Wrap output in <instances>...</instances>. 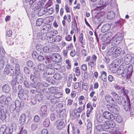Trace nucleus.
I'll return each mask as SVG.
<instances>
[{
  "mask_svg": "<svg viewBox=\"0 0 134 134\" xmlns=\"http://www.w3.org/2000/svg\"><path fill=\"white\" fill-rule=\"evenodd\" d=\"M47 81L49 83L53 84L54 83V81L52 77H48L46 79Z\"/></svg>",
  "mask_w": 134,
  "mask_h": 134,
  "instance_id": "47",
  "label": "nucleus"
},
{
  "mask_svg": "<svg viewBox=\"0 0 134 134\" xmlns=\"http://www.w3.org/2000/svg\"><path fill=\"white\" fill-rule=\"evenodd\" d=\"M5 62L2 59L0 60V68L3 69L4 65Z\"/></svg>",
  "mask_w": 134,
  "mask_h": 134,
  "instance_id": "57",
  "label": "nucleus"
},
{
  "mask_svg": "<svg viewBox=\"0 0 134 134\" xmlns=\"http://www.w3.org/2000/svg\"><path fill=\"white\" fill-rule=\"evenodd\" d=\"M114 62L115 63V67H116V66H118L120 64L121 61L120 60L116 59L114 61Z\"/></svg>",
  "mask_w": 134,
  "mask_h": 134,
  "instance_id": "54",
  "label": "nucleus"
},
{
  "mask_svg": "<svg viewBox=\"0 0 134 134\" xmlns=\"http://www.w3.org/2000/svg\"><path fill=\"white\" fill-rule=\"evenodd\" d=\"M51 28V26L50 24H46L42 27V29L46 32L50 30Z\"/></svg>",
  "mask_w": 134,
  "mask_h": 134,
  "instance_id": "25",
  "label": "nucleus"
},
{
  "mask_svg": "<svg viewBox=\"0 0 134 134\" xmlns=\"http://www.w3.org/2000/svg\"><path fill=\"white\" fill-rule=\"evenodd\" d=\"M55 42H58L61 41L62 39V37L58 35L55 37Z\"/></svg>",
  "mask_w": 134,
  "mask_h": 134,
  "instance_id": "60",
  "label": "nucleus"
},
{
  "mask_svg": "<svg viewBox=\"0 0 134 134\" xmlns=\"http://www.w3.org/2000/svg\"><path fill=\"white\" fill-rule=\"evenodd\" d=\"M5 103L4 102V100L2 98V96L1 97V100H0V108L1 109H3L4 107L5 106Z\"/></svg>",
  "mask_w": 134,
  "mask_h": 134,
  "instance_id": "38",
  "label": "nucleus"
},
{
  "mask_svg": "<svg viewBox=\"0 0 134 134\" xmlns=\"http://www.w3.org/2000/svg\"><path fill=\"white\" fill-rule=\"evenodd\" d=\"M51 33L52 36H54L58 34V32L57 30L53 29L51 30Z\"/></svg>",
  "mask_w": 134,
  "mask_h": 134,
  "instance_id": "50",
  "label": "nucleus"
},
{
  "mask_svg": "<svg viewBox=\"0 0 134 134\" xmlns=\"http://www.w3.org/2000/svg\"><path fill=\"white\" fill-rule=\"evenodd\" d=\"M76 114H77V112H74L70 114V117L72 119H75L76 117Z\"/></svg>",
  "mask_w": 134,
  "mask_h": 134,
  "instance_id": "49",
  "label": "nucleus"
},
{
  "mask_svg": "<svg viewBox=\"0 0 134 134\" xmlns=\"http://www.w3.org/2000/svg\"><path fill=\"white\" fill-rule=\"evenodd\" d=\"M2 90L3 92L5 93L9 92L10 90V88L9 85L5 84L3 85L2 87Z\"/></svg>",
  "mask_w": 134,
  "mask_h": 134,
  "instance_id": "26",
  "label": "nucleus"
},
{
  "mask_svg": "<svg viewBox=\"0 0 134 134\" xmlns=\"http://www.w3.org/2000/svg\"><path fill=\"white\" fill-rule=\"evenodd\" d=\"M62 94L60 92L55 93L54 95V97L57 98H59L62 97Z\"/></svg>",
  "mask_w": 134,
  "mask_h": 134,
  "instance_id": "46",
  "label": "nucleus"
},
{
  "mask_svg": "<svg viewBox=\"0 0 134 134\" xmlns=\"http://www.w3.org/2000/svg\"><path fill=\"white\" fill-rule=\"evenodd\" d=\"M132 57L130 54L126 55L125 58L124 62L126 64H128L132 59Z\"/></svg>",
  "mask_w": 134,
  "mask_h": 134,
  "instance_id": "17",
  "label": "nucleus"
},
{
  "mask_svg": "<svg viewBox=\"0 0 134 134\" xmlns=\"http://www.w3.org/2000/svg\"><path fill=\"white\" fill-rule=\"evenodd\" d=\"M111 28L110 25L108 24H107L104 25L101 28V32L105 33L108 31Z\"/></svg>",
  "mask_w": 134,
  "mask_h": 134,
  "instance_id": "13",
  "label": "nucleus"
},
{
  "mask_svg": "<svg viewBox=\"0 0 134 134\" xmlns=\"http://www.w3.org/2000/svg\"><path fill=\"white\" fill-rule=\"evenodd\" d=\"M106 108L107 109L114 114L117 115L119 114V111L117 109L110 104H107Z\"/></svg>",
  "mask_w": 134,
  "mask_h": 134,
  "instance_id": "5",
  "label": "nucleus"
},
{
  "mask_svg": "<svg viewBox=\"0 0 134 134\" xmlns=\"http://www.w3.org/2000/svg\"><path fill=\"white\" fill-rule=\"evenodd\" d=\"M27 66L29 67H31L33 65V62L30 60H29L27 62Z\"/></svg>",
  "mask_w": 134,
  "mask_h": 134,
  "instance_id": "61",
  "label": "nucleus"
},
{
  "mask_svg": "<svg viewBox=\"0 0 134 134\" xmlns=\"http://www.w3.org/2000/svg\"><path fill=\"white\" fill-rule=\"evenodd\" d=\"M52 60L54 62H60L62 60L61 56L59 54L54 53L50 56Z\"/></svg>",
  "mask_w": 134,
  "mask_h": 134,
  "instance_id": "4",
  "label": "nucleus"
},
{
  "mask_svg": "<svg viewBox=\"0 0 134 134\" xmlns=\"http://www.w3.org/2000/svg\"><path fill=\"white\" fill-rule=\"evenodd\" d=\"M13 128L12 127H7L5 125H3L0 128V134H12Z\"/></svg>",
  "mask_w": 134,
  "mask_h": 134,
  "instance_id": "2",
  "label": "nucleus"
},
{
  "mask_svg": "<svg viewBox=\"0 0 134 134\" xmlns=\"http://www.w3.org/2000/svg\"><path fill=\"white\" fill-rule=\"evenodd\" d=\"M2 98L4 100L6 105H8L10 103L12 100L11 97L10 96L6 97L5 96H2Z\"/></svg>",
  "mask_w": 134,
  "mask_h": 134,
  "instance_id": "15",
  "label": "nucleus"
},
{
  "mask_svg": "<svg viewBox=\"0 0 134 134\" xmlns=\"http://www.w3.org/2000/svg\"><path fill=\"white\" fill-rule=\"evenodd\" d=\"M83 34L82 33L81 34L79 35V41L82 45H84L85 44V43L84 42L83 40Z\"/></svg>",
  "mask_w": 134,
  "mask_h": 134,
  "instance_id": "35",
  "label": "nucleus"
},
{
  "mask_svg": "<svg viewBox=\"0 0 134 134\" xmlns=\"http://www.w3.org/2000/svg\"><path fill=\"white\" fill-rule=\"evenodd\" d=\"M16 74V77H15V79H17L19 78L22 77L23 76L22 74L20 72V71L15 72Z\"/></svg>",
  "mask_w": 134,
  "mask_h": 134,
  "instance_id": "51",
  "label": "nucleus"
},
{
  "mask_svg": "<svg viewBox=\"0 0 134 134\" xmlns=\"http://www.w3.org/2000/svg\"><path fill=\"white\" fill-rule=\"evenodd\" d=\"M6 117L5 113L3 109L0 110V119L2 121L4 120Z\"/></svg>",
  "mask_w": 134,
  "mask_h": 134,
  "instance_id": "21",
  "label": "nucleus"
},
{
  "mask_svg": "<svg viewBox=\"0 0 134 134\" xmlns=\"http://www.w3.org/2000/svg\"><path fill=\"white\" fill-rule=\"evenodd\" d=\"M18 90L19 91V93L24 92V90L21 85H19L18 86Z\"/></svg>",
  "mask_w": 134,
  "mask_h": 134,
  "instance_id": "59",
  "label": "nucleus"
},
{
  "mask_svg": "<svg viewBox=\"0 0 134 134\" xmlns=\"http://www.w3.org/2000/svg\"><path fill=\"white\" fill-rule=\"evenodd\" d=\"M54 78L57 80H60L62 78V76L59 73H55L53 76Z\"/></svg>",
  "mask_w": 134,
  "mask_h": 134,
  "instance_id": "33",
  "label": "nucleus"
},
{
  "mask_svg": "<svg viewBox=\"0 0 134 134\" xmlns=\"http://www.w3.org/2000/svg\"><path fill=\"white\" fill-rule=\"evenodd\" d=\"M104 118L107 119L113 120L115 118L114 115L108 111H105L103 114Z\"/></svg>",
  "mask_w": 134,
  "mask_h": 134,
  "instance_id": "8",
  "label": "nucleus"
},
{
  "mask_svg": "<svg viewBox=\"0 0 134 134\" xmlns=\"http://www.w3.org/2000/svg\"><path fill=\"white\" fill-rule=\"evenodd\" d=\"M7 67L5 69V71L6 73L10 76H13L14 75V67L11 65L7 66Z\"/></svg>",
  "mask_w": 134,
  "mask_h": 134,
  "instance_id": "3",
  "label": "nucleus"
},
{
  "mask_svg": "<svg viewBox=\"0 0 134 134\" xmlns=\"http://www.w3.org/2000/svg\"><path fill=\"white\" fill-rule=\"evenodd\" d=\"M54 72V70L52 68H47L46 73L47 74L51 75Z\"/></svg>",
  "mask_w": 134,
  "mask_h": 134,
  "instance_id": "29",
  "label": "nucleus"
},
{
  "mask_svg": "<svg viewBox=\"0 0 134 134\" xmlns=\"http://www.w3.org/2000/svg\"><path fill=\"white\" fill-rule=\"evenodd\" d=\"M37 68L41 71H45V68H46L45 66L43 64H39L37 66Z\"/></svg>",
  "mask_w": 134,
  "mask_h": 134,
  "instance_id": "37",
  "label": "nucleus"
},
{
  "mask_svg": "<svg viewBox=\"0 0 134 134\" xmlns=\"http://www.w3.org/2000/svg\"><path fill=\"white\" fill-rule=\"evenodd\" d=\"M34 74L35 77L38 78L40 77V72L38 70H35L34 71Z\"/></svg>",
  "mask_w": 134,
  "mask_h": 134,
  "instance_id": "41",
  "label": "nucleus"
},
{
  "mask_svg": "<svg viewBox=\"0 0 134 134\" xmlns=\"http://www.w3.org/2000/svg\"><path fill=\"white\" fill-rule=\"evenodd\" d=\"M115 16V13L113 11L109 12L107 14V18L109 20H111L114 18Z\"/></svg>",
  "mask_w": 134,
  "mask_h": 134,
  "instance_id": "20",
  "label": "nucleus"
},
{
  "mask_svg": "<svg viewBox=\"0 0 134 134\" xmlns=\"http://www.w3.org/2000/svg\"><path fill=\"white\" fill-rule=\"evenodd\" d=\"M105 99L106 101L110 104H113L114 103V100L113 97L110 95H106L105 97Z\"/></svg>",
  "mask_w": 134,
  "mask_h": 134,
  "instance_id": "16",
  "label": "nucleus"
},
{
  "mask_svg": "<svg viewBox=\"0 0 134 134\" xmlns=\"http://www.w3.org/2000/svg\"><path fill=\"white\" fill-rule=\"evenodd\" d=\"M97 119L98 122L99 123L103 122H105L104 118L103 115L100 114H97Z\"/></svg>",
  "mask_w": 134,
  "mask_h": 134,
  "instance_id": "24",
  "label": "nucleus"
},
{
  "mask_svg": "<svg viewBox=\"0 0 134 134\" xmlns=\"http://www.w3.org/2000/svg\"><path fill=\"white\" fill-rule=\"evenodd\" d=\"M57 125L56 126L57 129L58 130H61L65 126V123L63 121V120H58L57 121Z\"/></svg>",
  "mask_w": 134,
  "mask_h": 134,
  "instance_id": "12",
  "label": "nucleus"
},
{
  "mask_svg": "<svg viewBox=\"0 0 134 134\" xmlns=\"http://www.w3.org/2000/svg\"><path fill=\"white\" fill-rule=\"evenodd\" d=\"M42 45L38 44L36 46L37 50H42Z\"/></svg>",
  "mask_w": 134,
  "mask_h": 134,
  "instance_id": "63",
  "label": "nucleus"
},
{
  "mask_svg": "<svg viewBox=\"0 0 134 134\" xmlns=\"http://www.w3.org/2000/svg\"><path fill=\"white\" fill-rule=\"evenodd\" d=\"M104 125H97L96 127V129L97 131H101L105 130L103 128Z\"/></svg>",
  "mask_w": 134,
  "mask_h": 134,
  "instance_id": "30",
  "label": "nucleus"
},
{
  "mask_svg": "<svg viewBox=\"0 0 134 134\" xmlns=\"http://www.w3.org/2000/svg\"><path fill=\"white\" fill-rule=\"evenodd\" d=\"M38 125V124L32 123L31 127L32 130H34L37 127Z\"/></svg>",
  "mask_w": 134,
  "mask_h": 134,
  "instance_id": "44",
  "label": "nucleus"
},
{
  "mask_svg": "<svg viewBox=\"0 0 134 134\" xmlns=\"http://www.w3.org/2000/svg\"><path fill=\"white\" fill-rule=\"evenodd\" d=\"M40 120L39 116L37 115H36L34 118V121L36 122H38Z\"/></svg>",
  "mask_w": 134,
  "mask_h": 134,
  "instance_id": "58",
  "label": "nucleus"
},
{
  "mask_svg": "<svg viewBox=\"0 0 134 134\" xmlns=\"http://www.w3.org/2000/svg\"><path fill=\"white\" fill-rule=\"evenodd\" d=\"M30 100V102L32 104H35L36 103V98L33 96L31 97Z\"/></svg>",
  "mask_w": 134,
  "mask_h": 134,
  "instance_id": "42",
  "label": "nucleus"
},
{
  "mask_svg": "<svg viewBox=\"0 0 134 134\" xmlns=\"http://www.w3.org/2000/svg\"><path fill=\"white\" fill-rule=\"evenodd\" d=\"M18 96L19 98L22 100H26L28 95L24 92L18 93Z\"/></svg>",
  "mask_w": 134,
  "mask_h": 134,
  "instance_id": "18",
  "label": "nucleus"
},
{
  "mask_svg": "<svg viewBox=\"0 0 134 134\" xmlns=\"http://www.w3.org/2000/svg\"><path fill=\"white\" fill-rule=\"evenodd\" d=\"M60 64L56 63H53L52 68L57 70H59L61 69Z\"/></svg>",
  "mask_w": 134,
  "mask_h": 134,
  "instance_id": "31",
  "label": "nucleus"
},
{
  "mask_svg": "<svg viewBox=\"0 0 134 134\" xmlns=\"http://www.w3.org/2000/svg\"><path fill=\"white\" fill-rule=\"evenodd\" d=\"M110 4L111 7H113L116 5V2L115 0H112L110 3Z\"/></svg>",
  "mask_w": 134,
  "mask_h": 134,
  "instance_id": "53",
  "label": "nucleus"
},
{
  "mask_svg": "<svg viewBox=\"0 0 134 134\" xmlns=\"http://www.w3.org/2000/svg\"><path fill=\"white\" fill-rule=\"evenodd\" d=\"M131 104L130 103V101L127 102L126 103V105L124 106V108L126 111H128L129 110H130V109Z\"/></svg>",
  "mask_w": 134,
  "mask_h": 134,
  "instance_id": "39",
  "label": "nucleus"
},
{
  "mask_svg": "<svg viewBox=\"0 0 134 134\" xmlns=\"http://www.w3.org/2000/svg\"><path fill=\"white\" fill-rule=\"evenodd\" d=\"M47 40L49 43H52L55 42V38L52 37H47Z\"/></svg>",
  "mask_w": 134,
  "mask_h": 134,
  "instance_id": "48",
  "label": "nucleus"
},
{
  "mask_svg": "<svg viewBox=\"0 0 134 134\" xmlns=\"http://www.w3.org/2000/svg\"><path fill=\"white\" fill-rule=\"evenodd\" d=\"M122 39V37L121 36H119L114 38L111 43V45L114 46L110 48V50H120L121 49L120 47L116 45L119 44Z\"/></svg>",
  "mask_w": 134,
  "mask_h": 134,
  "instance_id": "1",
  "label": "nucleus"
},
{
  "mask_svg": "<svg viewBox=\"0 0 134 134\" xmlns=\"http://www.w3.org/2000/svg\"><path fill=\"white\" fill-rule=\"evenodd\" d=\"M50 124V121L48 118L46 119L43 123V125L46 127H48Z\"/></svg>",
  "mask_w": 134,
  "mask_h": 134,
  "instance_id": "32",
  "label": "nucleus"
},
{
  "mask_svg": "<svg viewBox=\"0 0 134 134\" xmlns=\"http://www.w3.org/2000/svg\"><path fill=\"white\" fill-rule=\"evenodd\" d=\"M24 85L26 88H30V84H29L28 81H25L24 82Z\"/></svg>",
  "mask_w": 134,
  "mask_h": 134,
  "instance_id": "56",
  "label": "nucleus"
},
{
  "mask_svg": "<svg viewBox=\"0 0 134 134\" xmlns=\"http://www.w3.org/2000/svg\"><path fill=\"white\" fill-rule=\"evenodd\" d=\"M45 62L46 64V66L47 68H52L53 63L52 60L49 58H47L45 59Z\"/></svg>",
  "mask_w": 134,
  "mask_h": 134,
  "instance_id": "11",
  "label": "nucleus"
},
{
  "mask_svg": "<svg viewBox=\"0 0 134 134\" xmlns=\"http://www.w3.org/2000/svg\"><path fill=\"white\" fill-rule=\"evenodd\" d=\"M15 102H13L11 103L10 105L9 106V110L10 111L13 112L16 108Z\"/></svg>",
  "mask_w": 134,
  "mask_h": 134,
  "instance_id": "28",
  "label": "nucleus"
},
{
  "mask_svg": "<svg viewBox=\"0 0 134 134\" xmlns=\"http://www.w3.org/2000/svg\"><path fill=\"white\" fill-rule=\"evenodd\" d=\"M85 104L82 105H80L76 109L77 112L78 113H81L83 110H84Z\"/></svg>",
  "mask_w": 134,
  "mask_h": 134,
  "instance_id": "34",
  "label": "nucleus"
},
{
  "mask_svg": "<svg viewBox=\"0 0 134 134\" xmlns=\"http://www.w3.org/2000/svg\"><path fill=\"white\" fill-rule=\"evenodd\" d=\"M122 65H120L119 68L117 71L120 72V74H121L122 76L124 78H126L127 79H129L130 78V75L128 74H127L126 71H125L123 69H120V68H121L122 67Z\"/></svg>",
  "mask_w": 134,
  "mask_h": 134,
  "instance_id": "6",
  "label": "nucleus"
},
{
  "mask_svg": "<svg viewBox=\"0 0 134 134\" xmlns=\"http://www.w3.org/2000/svg\"><path fill=\"white\" fill-rule=\"evenodd\" d=\"M25 115L24 114H22L21 115L19 118V122L20 124L21 125H23L25 122Z\"/></svg>",
  "mask_w": 134,
  "mask_h": 134,
  "instance_id": "22",
  "label": "nucleus"
},
{
  "mask_svg": "<svg viewBox=\"0 0 134 134\" xmlns=\"http://www.w3.org/2000/svg\"><path fill=\"white\" fill-rule=\"evenodd\" d=\"M117 51H108L107 54L108 56H110L112 55L113 57L116 58L119 54L117 53Z\"/></svg>",
  "mask_w": 134,
  "mask_h": 134,
  "instance_id": "19",
  "label": "nucleus"
},
{
  "mask_svg": "<svg viewBox=\"0 0 134 134\" xmlns=\"http://www.w3.org/2000/svg\"><path fill=\"white\" fill-rule=\"evenodd\" d=\"M108 80L110 82L115 80L114 78L111 75H109L108 76Z\"/></svg>",
  "mask_w": 134,
  "mask_h": 134,
  "instance_id": "55",
  "label": "nucleus"
},
{
  "mask_svg": "<svg viewBox=\"0 0 134 134\" xmlns=\"http://www.w3.org/2000/svg\"><path fill=\"white\" fill-rule=\"evenodd\" d=\"M36 97L37 100L38 101H41L43 100V95L40 93L37 94L36 96Z\"/></svg>",
  "mask_w": 134,
  "mask_h": 134,
  "instance_id": "36",
  "label": "nucleus"
},
{
  "mask_svg": "<svg viewBox=\"0 0 134 134\" xmlns=\"http://www.w3.org/2000/svg\"><path fill=\"white\" fill-rule=\"evenodd\" d=\"M116 120L117 122L121 123L122 121V119L120 116H118L116 118Z\"/></svg>",
  "mask_w": 134,
  "mask_h": 134,
  "instance_id": "52",
  "label": "nucleus"
},
{
  "mask_svg": "<svg viewBox=\"0 0 134 134\" xmlns=\"http://www.w3.org/2000/svg\"><path fill=\"white\" fill-rule=\"evenodd\" d=\"M37 86L36 82H34L30 83V88H35Z\"/></svg>",
  "mask_w": 134,
  "mask_h": 134,
  "instance_id": "45",
  "label": "nucleus"
},
{
  "mask_svg": "<svg viewBox=\"0 0 134 134\" xmlns=\"http://www.w3.org/2000/svg\"><path fill=\"white\" fill-rule=\"evenodd\" d=\"M24 71L25 73L27 74H29L30 71L29 69L26 67L24 68Z\"/></svg>",
  "mask_w": 134,
  "mask_h": 134,
  "instance_id": "62",
  "label": "nucleus"
},
{
  "mask_svg": "<svg viewBox=\"0 0 134 134\" xmlns=\"http://www.w3.org/2000/svg\"><path fill=\"white\" fill-rule=\"evenodd\" d=\"M58 106H59V107H60L59 110L60 111V113H57V115H59V116L60 117L62 118L66 116V109H62L61 110V109H62V108L63 107V105L61 104H59L58 105ZM58 108V107H57V108Z\"/></svg>",
  "mask_w": 134,
  "mask_h": 134,
  "instance_id": "9",
  "label": "nucleus"
},
{
  "mask_svg": "<svg viewBox=\"0 0 134 134\" xmlns=\"http://www.w3.org/2000/svg\"><path fill=\"white\" fill-rule=\"evenodd\" d=\"M43 21V20L42 18L38 19L36 21V25L38 26H40L42 24Z\"/></svg>",
  "mask_w": 134,
  "mask_h": 134,
  "instance_id": "40",
  "label": "nucleus"
},
{
  "mask_svg": "<svg viewBox=\"0 0 134 134\" xmlns=\"http://www.w3.org/2000/svg\"><path fill=\"white\" fill-rule=\"evenodd\" d=\"M108 1L109 0H100L98 3L97 8L98 9H99V10L103 9L104 6L107 4Z\"/></svg>",
  "mask_w": 134,
  "mask_h": 134,
  "instance_id": "10",
  "label": "nucleus"
},
{
  "mask_svg": "<svg viewBox=\"0 0 134 134\" xmlns=\"http://www.w3.org/2000/svg\"><path fill=\"white\" fill-rule=\"evenodd\" d=\"M47 10L50 14H52L54 12L53 9L52 8H49L48 7L47 9Z\"/></svg>",
  "mask_w": 134,
  "mask_h": 134,
  "instance_id": "64",
  "label": "nucleus"
},
{
  "mask_svg": "<svg viewBox=\"0 0 134 134\" xmlns=\"http://www.w3.org/2000/svg\"><path fill=\"white\" fill-rule=\"evenodd\" d=\"M101 76L100 78H101L102 80L104 82H106L107 81V74L106 72L104 71L100 72Z\"/></svg>",
  "mask_w": 134,
  "mask_h": 134,
  "instance_id": "23",
  "label": "nucleus"
},
{
  "mask_svg": "<svg viewBox=\"0 0 134 134\" xmlns=\"http://www.w3.org/2000/svg\"><path fill=\"white\" fill-rule=\"evenodd\" d=\"M47 106L43 105L41 107L40 109V114L41 116L44 118L47 116Z\"/></svg>",
  "mask_w": 134,
  "mask_h": 134,
  "instance_id": "7",
  "label": "nucleus"
},
{
  "mask_svg": "<svg viewBox=\"0 0 134 134\" xmlns=\"http://www.w3.org/2000/svg\"><path fill=\"white\" fill-rule=\"evenodd\" d=\"M37 84L38 88L41 90L43 89V87H47L49 85L46 82H43L42 84L40 83H38Z\"/></svg>",
  "mask_w": 134,
  "mask_h": 134,
  "instance_id": "27",
  "label": "nucleus"
},
{
  "mask_svg": "<svg viewBox=\"0 0 134 134\" xmlns=\"http://www.w3.org/2000/svg\"><path fill=\"white\" fill-rule=\"evenodd\" d=\"M87 128L88 130L90 132L92 131V124L91 122H88L87 126Z\"/></svg>",
  "mask_w": 134,
  "mask_h": 134,
  "instance_id": "43",
  "label": "nucleus"
},
{
  "mask_svg": "<svg viewBox=\"0 0 134 134\" xmlns=\"http://www.w3.org/2000/svg\"><path fill=\"white\" fill-rule=\"evenodd\" d=\"M104 125L109 127H108L107 128H108V129L109 128V127L113 128L115 126V122L113 121H105Z\"/></svg>",
  "mask_w": 134,
  "mask_h": 134,
  "instance_id": "14",
  "label": "nucleus"
}]
</instances>
